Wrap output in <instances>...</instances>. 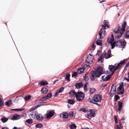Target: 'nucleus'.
<instances>
[{"label":"nucleus","instance_id":"nucleus-4","mask_svg":"<svg viewBox=\"0 0 129 129\" xmlns=\"http://www.w3.org/2000/svg\"><path fill=\"white\" fill-rule=\"evenodd\" d=\"M76 97L77 100L81 101L84 99V96L82 92L78 91L77 92Z\"/></svg>","mask_w":129,"mask_h":129},{"label":"nucleus","instance_id":"nucleus-50","mask_svg":"<svg viewBox=\"0 0 129 129\" xmlns=\"http://www.w3.org/2000/svg\"><path fill=\"white\" fill-rule=\"evenodd\" d=\"M114 119L115 121V123H117L118 122L117 118L116 115H115L114 116Z\"/></svg>","mask_w":129,"mask_h":129},{"label":"nucleus","instance_id":"nucleus-21","mask_svg":"<svg viewBox=\"0 0 129 129\" xmlns=\"http://www.w3.org/2000/svg\"><path fill=\"white\" fill-rule=\"evenodd\" d=\"M104 59L103 57V55L101 54L98 58V62H102L104 61Z\"/></svg>","mask_w":129,"mask_h":129},{"label":"nucleus","instance_id":"nucleus-38","mask_svg":"<svg viewBox=\"0 0 129 129\" xmlns=\"http://www.w3.org/2000/svg\"><path fill=\"white\" fill-rule=\"evenodd\" d=\"M116 65V64H115L114 66L112 65H110L109 66V70L110 71H112V70L114 68L115 66Z\"/></svg>","mask_w":129,"mask_h":129},{"label":"nucleus","instance_id":"nucleus-27","mask_svg":"<svg viewBox=\"0 0 129 129\" xmlns=\"http://www.w3.org/2000/svg\"><path fill=\"white\" fill-rule=\"evenodd\" d=\"M69 127L70 129H76V126L75 124L73 123L70 124V125Z\"/></svg>","mask_w":129,"mask_h":129},{"label":"nucleus","instance_id":"nucleus-57","mask_svg":"<svg viewBox=\"0 0 129 129\" xmlns=\"http://www.w3.org/2000/svg\"><path fill=\"white\" fill-rule=\"evenodd\" d=\"M125 62V61L124 59L123 60L119 62L121 64H124Z\"/></svg>","mask_w":129,"mask_h":129},{"label":"nucleus","instance_id":"nucleus-1","mask_svg":"<svg viewBox=\"0 0 129 129\" xmlns=\"http://www.w3.org/2000/svg\"><path fill=\"white\" fill-rule=\"evenodd\" d=\"M127 24L126 21H124V23L122 25L121 28L119 24L116 28L115 29H113V31L114 32H124L125 31Z\"/></svg>","mask_w":129,"mask_h":129},{"label":"nucleus","instance_id":"nucleus-32","mask_svg":"<svg viewBox=\"0 0 129 129\" xmlns=\"http://www.w3.org/2000/svg\"><path fill=\"white\" fill-rule=\"evenodd\" d=\"M40 84L41 85L45 86L48 84V83L46 81H42L40 82Z\"/></svg>","mask_w":129,"mask_h":129},{"label":"nucleus","instance_id":"nucleus-18","mask_svg":"<svg viewBox=\"0 0 129 129\" xmlns=\"http://www.w3.org/2000/svg\"><path fill=\"white\" fill-rule=\"evenodd\" d=\"M69 93L72 96H73L74 95H75L76 96L77 93L74 90H73L69 92Z\"/></svg>","mask_w":129,"mask_h":129},{"label":"nucleus","instance_id":"nucleus-56","mask_svg":"<svg viewBox=\"0 0 129 129\" xmlns=\"http://www.w3.org/2000/svg\"><path fill=\"white\" fill-rule=\"evenodd\" d=\"M105 28L104 27L102 28L99 31V32H105L106 31L105 30Z\"/></svg>","mask_w":129,"mask_h":129},{"label":"nucleus","instance_id":"nucleus-15","mask_svg":"<svg viewBox=\"0 0 129 129\" xmlns=\"http://www.w3.org/2000/svg\"><path fill=\"white\" fill-rule=\"evenodd\" d=\"M36 118L38 120H41L43 119L42 116L40 114H38L36 116Z\"/></svg>","mask_w":129,"mask_h":129},{"label":"nucleus","instance_id":"nucleus-30","mask_svg":"<svg viewBox=\"0 0 129 129\" xmlns=\"http://www.w3.org/2000/svg\"><path fill=\"white\" fill-rule=\"evenodd\" d=\"M102 41L100 39H98L96 42V44L98 45L102 46Z\"/></svg>","mask_w":129,"mask_h":129},{"label":"nucleus","instance_id":"nucleus-59","mask_svg":"<svg viewBox=\"0 0 129 129\" xmlns=\"http://www.w3.org/2000/svg\"><path fill=\"white\" fill-rule=\"evenodd\" d=\"M125 36L127 38H129V33H125Z\"/></svg>","mask_w":129,"mask_h":129},{"label":"nucleus","instance_id":"nucleus-9","mask_svg":"<svg viewBox=\"0 0 129 129\" xmlns=\"http://www.w3.org/2000/svg\"><path fill=\"white\" fill-rule=\"evenodd\" d=\"M20 118V116L19 115L15 114L13 115L12 119L13 120H18Z\"/></svg>","mask_w":129,"mask_h":129},{"label":"nucleus","instance_id":"nucleus-12","mask_svg":"<svg viewBox=\"0 0 129 129\" xmlns=\"http://www.w3.org/2000/svg\"><path fill=\"white\" fill-rule=\"evenodd\" d=\"M63 119H67L69 117V114L66 112H64L62 113Z\"/></svg>","mask_w":129,"mask_h":129},{"label":"nucleus","instance_id":"nucleus-7","mask_svg":"<svg viewBox=\"0 0 129 129\" xmlns=\"http://www.w3.org/2000/svg\"><path fill=\"white\" fill-rule=\"evenodd\" d=\"M98 75V74L95 71H92L91 75L90 76V77L91 80L92 81L94 80L96 77H98L96 76Z\"/></svg>","mask_w":129,"mask_h":129},{"label":"nucleus","instance_id":"nucleus-55","mask_svg":"<svg viewBox=\"0 0 129 129\" xmlns=\"http://www.w3.org/2000/svg\"><path fill=\"white\" fill-rule=\"evenodd\" d=\"M124 88H123V89L120 92H118L117 94H122L124 93Z\"/></svg>","mask_w":129,"mask_h":129},{"label":"nucleus","instance_id":"nucleus-11","mask_svg":"<svg viewBox=\"0 0 129 129\" xmlns=\"http://www.w3.org/2000/svg\"><path fill=\"white\" fill-rule=\"evenodd\" d=\"M116 46L121 48L122 47V42L121 40L117 41L116 42Z\"/></svg>","mask_w":129,"mask_h":129},{"label":"nucleus","instance_id":"nucleus-34","mask_svg":"<svg viewBox=\"0 0 129 129\" xmlns=\"http://www.w3.org/2000/svg\"><path fill=\"white\" fill-rule=\"evenodd\" d=\"M114 36L113 34H112L110 38V39L109 40L108 39L107 40V42H111V41H114Z\"/></svg>","mask_w":129,"mask_h":129},{"label":"nucleus","instance_id":"nucleus-64","mask_svg":"<svg viewBox=\"0 0 129 129\" xmlns=\"http://www.w3.org/2000/svg\"><path fill=\"white\" fill-rule=\"evenodd\" d=\"M124 79L126 80L127 81L129 82V78H127L126 77H124Z\"/></svg>","mask_w":129,"mask_h":129},{"label":"nucleus","instance_id":"nucleus-10","mask_svg":"<svg viewBox=\"0 0 129 129\" xmlns=\"http://www.w3.org/2000/svg\"><path fill=\"white\" fill-rule=\"evenodd\" d=\"M93 58V56H92V57H90L88 56L86 60V62L88 63H91L92 62Z\"/></svg>","mask_w":129,"mask_h":129},{"label":"nucleus","instance_id":"nucleus-41","mask_svg":"<svg viewBox=\"0 0 129 129\" xmlns=\"http://www.w3.org/2000/svg\"><path fill=\"white\" fill-rule=\"evenodd\" d=\"M38 107H37V105H36L35 107H32L30 110H29V112H30L31 111H36L35 110Z\"/></svg>","mask_w":129,"mask_h":129},{"label":"nucleus","instance_id":"nucleus-39","mask_svg":"<svg viewBox=\"0 0 129 129\" xmlns=\"http://www.w3.org/2000/svg\"><path fill=\"white\" fill-rule=\"evenodd\" d=\"M43 126L42 124L41 123H38L36 125V128H41Z\"/></svg>","mask_w":129,"mask_h":129},{"label":"nucleus","instance_id":"nucleus-24","mask_svg":"<svg viewBox=\"0 0 129 129\" xmlns=\"http://www.w3.org/2000/svg\"><path fill=\"white\" fill-rule=\"evenodd\" d=\"M111 78V75H106L105 77V79L103 80L104 81H107L109 80Z\"/></svg>","mask_w":129,"mask_h":129},{"label":"nucleus","instance_id":"nucleus-52","mask_svg":"<svg viewBox=\"0 0 129 129\" xmlns=\"http://www.w3.org/2000/svg\"><path fill=\"white\" fill-rule=\"evenodd\" d=\"M126 42L125 41V40H124L122 42L123 46L122 48H124L125 46L126 45Z\"/></svg>","mask_w":129,"mask_h":129},{"label":"nucleus","instance_id":"nucleus-40","mask_svg":"<svg viewBox=\"0 0 129 129\" xmlns=\"http://www.w3.org/2000/svg\"><path fill=\"white\" fill-rule=\"evenodd\" d=\"M68 103L70 104L73 105L75 103V102L72 99H69L68 100Z\"/></svg>","mask_w":129,"mask_h":129},{"label":"nucleus","instance_id":"nucleus-14","mask_svg":"<svg viewBox=\"0 0 129 129\" xmlns=\"http://www.w3.org/2000/svg\"><path fill=\"white\" fill-rule=\"evenodd\" d=\"M108 43L110 44L111 45V49H113L115 46H116V42L115 41H111V42H108Z\"/></svg>","mask_w":129,"mask_h":129},{"label":"nucleus","instance_id":"nucleus-26","mask_svg":"<svg viewBox=\"0 0 129 129\" xmlns=\"http://www.w3.org/2000/svg\"><path fill=\"white\" fill-rule=\"evenodd\" d=\"M46 103L45 102H41L39 103L37 105V107H39L43 105H45L46 104Z\"/></svg>","mask_w":129,"mask_h":129},{"label":"nucleus","instance_id":"nucleus-44","mask_svg":"<svg viewBox=\"0 0 129 129\" xmlns=\"http://www.w3.org/2000/svg\"><path fill=\"white\" fill-rule=\"evenodd\" d=\"M87 73H86L85 74V75L84 78V80L85 81H87L89 79V77L87 75Z\"/></svg>","mask_w":129,"mask_h":129},{"label":"nucleus","instance_id":"nucleus-43","mask_svg":"<svg viewBox=\"0 0 129 129\" xmlns=\"http://www.w3.org/2000/svg\"><path fill=\"white\" fill-rule=\"evenodd\" d=\"M88 82L84 84V90L86 91L87 90V85L88 84Z\"/></svg>","mask_w":129,"mask_h":129},{"label":"nucleus","instance_id":"nucleus-3","mask_svg":"<svg viewBox=\"0 0 129 129\" xmlns=\"http://www.w3.org/2000/svg\"><path fill=\"white\" fill-rule=\"evenodd\" d=\"M95 71L98 74V75H96L98 78L99 77L102 75L105 72L103 67L101 66H99L96 70Z\"/></svg>","mask_w":129,"mask_h":129},{"label":"nucleus","instance_id":"nucleus-20","mask_svg":"<svg viewBox=\"0 0 129 129\" xmlns=\"http://www.w3.org/2000/svg\"><path fill=\"white\" fill-rule=\"evenodd\" d=\"M84 69L82 68H79L77 70V72L79 74H81V73L84 72Z\"/></svg>","mask_w":129,"mask_h":129},{"label":"nucleus","instance_id":"nucleus-31","mask_svg":"<svg viewBox=\"0 0 129 129\" xmlns=\"http://www.w3.org/2000/svg\"><path fill=\"white\" fill-rule=\"evenodd\" d=\"M47 99H48V98H47V97L46 96L41 98L39 99V101H43Z\"/></svg>","mask_w":129,"mask_h":129},{"label":"nucleus","instance_id":"nucleus-61","mask_svg":"<svg viewBox=\"0 0 129 129\" xmlns=\"http://www.w3.org/2000/svg\"><path fill=\"white\" fill-rule=\"evenodd\" d=\"M114 68V69L113 70L115 71L117 70L119 68L117 66L116 67L115 66Z\"/></svg>","mask_w":129,"mask_h":129},{"label":"nucleus","instance_id":"nucleus-16","mask_svg":"<svg viewBox=\"0 0 129 129\" xmlns=\"http://www.w3.org/2000/svg\"><path fill=\"white\" fill-rule=\"evenodd\" d=\"M12 104L11 100H9L5 103V105L8 107L10 106Z\"/></svg>","mask_w":129,"mask_h":129},{"label":"nucleus","instance_id":"nucleus-54","mask_svg":"<svg viewBox=\"0 0 129 129\" xmlns=\"http://www.w3.org/2000/svg\"><path fill=\"white\" fill-rule=\"evenodd\" d=\"M102 33H99V38L100 39H102L103 37V36L102 35Z\"/></svg>","mask_w":129,"mask_h":129},{"label":"nucleus","instance_id":"nucleus-29","mask_svg":"<svg viewBox=\"0 0 129 129\" xmlns=\"http://www.w3.org/2000/svg\"><path fill=\"white\" fill-rule=\"evenodd\" d=\"M111 54L108 53V55L107 56V53H105L104 54V55L105 56V57L106 59H108L111 57Z\"/></svg>","mask_w":129,"mask_h":129},{"label":"nucleus","instance_id":"nucleus-42","mask_svg":"<svg viewBox=\"0 0 129 129\" xmlns=\"http://www.w3.org/2000/svg\"><path fill=\"white\" fill-rule=\"evenodd\" d=\"M95 89L94 88H90L89 90V92L90 94H92L95 91Z\"/></svg>","mask_w":129,"mask_h":129},{"label":"nucleus","instance_id":"nucleus-23","mask_svg":"<svg viewBox=\"0 0 129 129\" xmlns=\"http://www.w3.org/2000/svg\"><path fill=\"white\" fill-rule=\"evenodd\" d=\"M8 120V119L5 116H3L1 119V120L2 121V122L3 123H5L7 122Z\"/></svg>","mask_w":129,"mask_h":129},{"label":"nucleus","instance_id":"nucleus-51","mask_svg":"<svg viewBox=\"0 0 129 129\" xmlns=\"http://www.w3.org/2000/svg\"><path fill=\"white\" fill-rule=\"evenodd\" d=\"M77 73L76 72H73V73L72 75V77H73L75 76H77Z\"/></svg>","mask_w":129,"mask_h":129},{"label":"nucleus","instance_id":"nucleus-13","mask_svg":"<svg viewBox=\"0 0 129 129\" xmlns=\"http://www.w3.org/2000/svg\"><path fill=\"white\" fill-rule=\"evenodd\" d=\"M83 86L82 83L80 82L76 84L75 87L76 88L78 89L80 88Z\"/></svg>","mask_w":129,"mask_h":129},{"label":"nucleus","instance_id":"nucleus-60","mask_svg":"<svg viewBox=\"0 0 129 129\" xmlns=\"http://www.w3.org/2000/svg\"><path fill=\"white\" fill-rule=\"evenodd\" d=\"M59 93H60L59 92L58 90L57 91H56V92L55 93L54 96H57L58 95V94Z\"/></svg>","mask_w":129,"mask_h":129},{"label":"nucleus","instance_id":"nucleus-49","mask_svg":"<svg viewBox=\"0 0 129 129\" xmlns=\"http://www.w3.org/2000/svg\"><path fill=\"white\" fill-rule=\"evenodd\" d=\"M73 111H71L69 112V116L70 117H73Z\"/></svg>","mask_w":129,"mask_h":129},{"label":"nucleus","instance_id":"nucleus-46","mask_svg":"<svg viewBox=\"0 0 129 129\" xmlns=\"http://www.w3.org/2000/svg\"><path fill=\"white\" fill-rule=\"evenodd\" d=\"M115 98V100L116 102L120 98V97L119 96L117 95H115L114 96Z\"/></svg>","mask_w":129,"mask_h":129},{"label":"nucleus","instance_id":"nucleus-22","mask_svg":"<svg viewBox=\"0 0 129 129\" xmlns=\"http://www.w3.org/2000/svg\"><path fill=\"white\" fill-rule=\"evenodd\" d=\"M48 89L46 88L43 87L42 88L41 91L43 93H46L48 91Z\"/></svg>","mask_w":129,"mask_h":129},{"label":"nucleus","instance_id":"nucleus-48","mask_svg":"<svg viewBox=\"0 0 129 129\" xmlns=\"http://www.w3.org/2000/svg\"><path fill=\"white\" fill-rule=\"evenodd\" d=\"M52 96V93H48L47 95L46 96L48 99H49V98H50Z\"/></svg>","mask_w":129,"mask_h":129},{"label":"nucleus","instance_id":"nucleus-25","mask_svg":"<svg viewBox=\"0 0 129 129\" xmlns=\"http://www.w3.org/2000/svg\"><path fill=\"white\" fill-rule=\"evenodd\" d=\"M118 110L120 111L121 110V109L123 107L122 103L121 102L118 101Z\"/></svg>","mask_w":129,"mask_h":129},{"label":"nucleus","instance_id":"nucleus-5","mask_svg":"<svg viewBox=\"0 0 129 129\" xmlns=\"http://www.w3.org/2000/svg\"><path fill=\"white\" fill-rule=\"evenodd\" d=\"M116 84L115 83L113 84L111 88L110 92H109L110 96L112 97L116 92Z\"/></svg>","mask_w":129,"mask_h":129},{"label":"nucleus","instance_id":"nucleus-47","mask_svg":"<svg viewBox=\"0 0 129 129\" xmlns=\"http://www.w3.org/2000/svg\"><path fill=\"white\" fill-rule=\"evenodd\" d=\"M80 111H82L84 113H86L88 111V110L86 109L85 108H82L80 109Z\"/></svg>","mask_w":129,"mask_h":129},{"label":"nucleus","instance_id":"nucleus-63","mask_svg":"<svg viewBox=\"0 0 129 129\" xmlns=\"http://www.w3.org/2000/svg\"><path fill=\"white\" fill-rule=\"evenodd\" d=\"M107 86V84H103L102 85V87H106Z\"/></svg>","mask_w":129,"mask_h":129},{"label":"nucleus","instance_id":"nucleus-45","mask_svg":"<svg viewBox=\"0 0 129 129\" xmlns=\"http://www.w3.org/2000/svg\"><path fill=\"white\" fill-rule=\"evenodd\" d=\"M88 101L94 104V103L95 102L94 100L92 99L89 98L88 100Z\"/></svg>","mask_w":129,"mask_h":129},{"label":"nucleus","instance_id":"nucleus-2","mask_svg":"<svg viewBox=\"0 0 129 129\" xmlns=\"http://www.w3.org/2000/svg\"><path fill=\"white\" fill-rule=\"evenodd\" d=\"M102 95L99 94H96L93 97V99L95 101L94 104L98 105L99 107H100L101 105L99 104L98 102H100L102 99Z\"/></svg>","mask_w":129,"mask_h":129},{"label":"nucleus","instance_id":"nucleus-17","mask_svg":"<svg viewBox=\"0 0 129 129\" xmlns=\"http://www.w3.org/2000/svg\"><path fill=\"white\" fill-rule=\"evenodd\" d=\"M31 113H30L31 116L32 117H34L36 116L38 113L37 111H31Z\"/></svg>","mask_w":129,"mask_h":129},{"label":"nucleus","instance_id":"nucleus-33","mask_svg":"<svg viewBox=\"0 0 129 129\" xmlns=\"http://www.w3.org/2000/svg\"><path fill=\"white\" fill-rule=\"evenodd\" d=\"M31 98V96L29 95H28L24 97V98L25 99V101H26L30 100Z\"/></svg>","mask_w":129,"mask_h":129},{"label":"nucleus","instance_id":"nucleus-36","mask_svg":"<svg viewBox=\"0 0 129 129\" xmlns=\"http://www.w3.org/2000/svg\"><path fill=\"white\" fill-rule=\"evenodd\" d=\"M123 83V82H122L120 84L119 86L118 87V89H117L118 91L121 90L122 89Z\"/></svg>","mask_w":129,"mask_h":129},{"label":"nucleus","instance_id":"nucleus-62","mask_svg":"<svg viewBox=\"0 0 129 129\" xmlns=\"http://www.w3.org/2000/svg\"><path fill=\"white\" fill-rule=\"evenodd\" d=\"M11 111H18V109H11Z\"/></svg>","mask_w":129,"mask_h":129},{"label":"nucleus","instance_id":"nucleus-58","mask_svg":"<svg viewBox=\"0 0 129 129\" xmlns=\"http://www.w3.org/2000/svg\"><path fill=\"white\" fill-rule=\"evenodd\" d=\"M3 101L2 99L0 97V106H1L3 104Z\"/></svg>","mask_w":129,"mask_h":129},{"label":"nucleus","instance_id":"nucleus-35","mask_svg":"<svg viewBox=\"0 0 129 129\" xmlns=\"http://www.w3.org/2000/svg\"><path fill=\"white\" fill-rule=\"evenodd\" d=\"M70 74H67L66 75L65 79H66L68 81H70Z\"/></svg>","mask_w":129,"mask_h":129},{"label":"nucleus","instance_id":"nucleus-53","mask_svg":"<svg viewBox=\"0 0 129 129\" xmlns=\"http://www.w3.org/2000/svg\"><path fill=\"white\" fill-rule=\"evenodd\" d=\"M64 89V88L63 87H62L60 88V89L58 90V91L60 93L62 91H63Z\"/></svg>","mask_w":129,"mask_h":129},{"label":"nucleus","instance_id":"nucleus-37","mask_svg":"<svg viewBox=\"0 0 129 129\" xmlns=\"http://www.w3.org/2000/svg\"><path fill=\"white\" fill-rule=\"evenodd\" d=\"M33 122V120L31 119H28L25 121V122H26L28 124H31Z\"/></svg>","mask_w":129,"mask_h":129},{"label":"nucleus","instance_id":"nucleus-28","mask_svg":"<svg viewBox=\"0 0 129 129\" xmlns=\"http://www.w3.org/2000/svg\"><path fill=\"white\" fill-rule=\"evenodd\" d=\"M105 25H102L103 27H104L105 29H107L109 27L108 23L107 22H105L104 23Z\"/></svg>","mask_w":129,"mask_h":129},{"label":"nucleus","instance_id":"nucleus-19","mask_svg":"<svg viewBox=\"0 0 129 129\" xmlns=\"http://www.w3.org/2000/svg\"><path fill=\"white\" fill-rule=\"evenodd\" d=\"M115 37L116 38H119L124 33H115Z\"/></svg>","mask_w":129,"mask_h":129},{"label":"nucleus","instance_id":"nucleus-8","mask_svg":"<svg viewBox=\"0 0 129 129\" xmlns=\"http://www.w3.org/2000/svg\"><path fill=\"white\" fill-rule=\"evenodd\" d=\"M55 113L54 110L49 111L47 114H46V115H47L46 118H49L52 117Z\"/></svg>","mask_w":129,"mask_h":129},{"label":"nucleus","instance_id":"nucleus-6","mask_svg":"<svg viewBox=\"0 0 129 129\" xmlns=\"http://www.w3.org/2000/svg\"><path fill=\"white\" fill-rule=\"evenodd\" d=\"M87 115V118L90 120L92 117H94L95 114V111L93 109H90Z\"/></svg>","mask_w":129,"mask_h":129}]
</instances>
